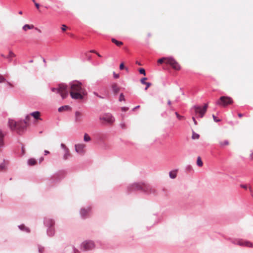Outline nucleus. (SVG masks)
Instances as JSON below:
<instances>
[{"mask_svg":"<svg viewBox=\"0 0 253 253\" xmlns=\"http://www.w3.org/2000/svg\"><path fill=\"white\" fill-rule=\"evenodd\" d=\"M167 57H163L162 58L159 59L158 60V63H160V64H162L163 63H165L166 64H167Z\"/></svg>","mask_w":253,"mask_h":253,"instance_id":"nucleus-29","label":"nucleus"},{"mask_svg":"<svg viewBox=\"0 0 253 253\" xmlns=\"http://www.w3.org/2000/svg\"><path fill=\"white\" fill-rule=\"evenodd\" d=\"M30 117L29 116H27L26 117L25 120L23 121H20L17 122L16 129L17 131V133L19 134L22 133L26 129L27 127V121L29 120Z\"/></svg>","mask_w":253,"mask_h":253,"instance_id":"nucleus-6","label":"nucleus"},{"mask_svg":"<svg viewBox=\"0 0 253 253\" xmlns=\"http://www.w3.org/2000/svg\"><path fill=\"white\" fill-rule=\"evenodd\" d=\"M60 146H61V148L62 149H63V150L64 151V154L63 155V159L64 160H66L70 156L69 150L68 148L66 146V145L63 143H61L60 145Z\"/></svg>","mask_w":253,"mask_h":253,"instance_id":"nucleus-11","label":"nucleus"},{"mask_svg":"<svg viewBox=\"0 0 253 253\" xmlns=\"http://www.w3.org/2000/svg\"><path fill=\"white\" fill-rule=\"evenodd\" d=\"M90 211V209L89 207H87V209H82L80 211V214L82 218H85L87 214Z\"/></svg>","mask_w":253,"mask_h":253,"instance_id":"nucleus-14","label":"nucleus"},{"mask_svg":"<svg viewBox=\"0 0 253 253\" xmlns=\"http://www.w3.org/2000/svg\"><path fill=\"white\" fill-rule=\"evenodd\" d=\"M139 73L141 74H143L144 75H145V71L144 69L143 68H141V69H140L139 70Z\"/></svg>","mask_w":253,"mask_h":253,"instance_id":"nucleus-40","label":"nucleus"},{"mask_svg":"<svg viewBox=\"0 0 253 253\" xmlns=\"http://www.w3.org/2000/svg\"><path fill=\"white\" fill-rule=\"evenodd\" d=\"M44 225L48 227H54L55 224L54 220L53 219L46 217L44 219Z\"/></svg>","mask_w":253,"mask_h":253,"instance_id":"nucleus-12","label":"nucleus"},{"mask_svg":"<svg viewBox=\"0 0 253 253\" xmlns=\"http://www.w3.org/2000/svg\"><path fill=\"white\" fill-rule=\"evenodd\" d=\"M230 144V142L228 140H224L223 141H219V145L220 147H223L226 146H228Z\"/></svg>","mask_w":253,"mask_h":253,"instance_id":"nucleus-22","label":"nucleus"},{"mask_svg":"<svg viewBox=\"0 0 253 253\" xmlns=\"http://www.w3.org/2000/svg\"><path fill=\"white\" fill-rule=\"evenodd\" d=\"M169 175L171 178H172V179L175 178L177 175V171L173 170V171H170L169 173Z\"/></svg>","mask_w":253,"mask_h":253,"instance_id":"nucleus-26","label":"nucleus"},{"mask_svg":"<svg viewBox=\"0 0 253 253\" xmlns=\"http://www.w3.org/2000/svg\"><path fill=\"white\" fill-rule=\"evenodd\" d=\"M35 29H36V30H37L39 32H40V33H41V31L40 30L38 29L37 28H35Z\"/></svg>","mask_w":253,"mask_h":253,"instance_id":"nucleus-60","label":"nucleus"},{"mask_svg":"<svg viewBox=\"0 0 253 253\" xmlns=\"http://www.w3.org/2000/svg\"><path fill=\"white\" fill-rule=\"evenodd\" d=\"M44 154L45 155H46L49 154V152L48 150H44Z\"/></svg>","mask_w":253,"mask_h":253,"instance_id":"nucleus-52","label":"nucleus"},{"mask_svg":"<svg viewBox=\"0 0 253 253\" xmlns=\"http://www.w3.org/2000/svg\"><path fill=\"white\" fill-rule=\"evenodd\" d=\"M90 136L87 134V133H85L84 134V141L85 142H88L90 140Z\"/></svg>","mask_w":253,"mask_h":253,"instance_id":"nucleus-30","label":"nucleus"},{"mask_svg":"<svg viewBox=\"0 0 253 253\" xmlns=\"http://www.w3.org/2000/svg\"><path fill=\"white\" fill-rule=\"evenodd\" d=\"M124 68V63L123 62L121 63L120 65V69L122 70Z\"/></svg>","mask_w":253,"mask_h":253,"instance_id":"nucleus-46","label":"nucleus"},{"mask_svg":"<svg viewBox=\"0 0 253 253\" xmlns=\"http://www.w3.org/2000/svg\"><path fill=\"white\" fill-rule=\"evenodd\" d=\"M70 248H71V250H72L73 253H76L78 252V250L76 249L75 247L74 246L71 247H70Z\"/></svg>","mask_w":253,"mask_h":253,"instance_id":"nucleus-37","label":"nucleus"},{"mask_svg":"<svg viewBox=\"0 0 253 253\" xmlns=\"http://www.w3.org/2000/svg\"><path fill=\"white\" fill-rule=\"evenodd\" d=\"M15 54L11 50L9 51V54L7 56H6V59H7L9 62H11L12 61V58L15 56Z\"/></svg>","mask_w":253,"mask_h":253,"instance_id":"nucleus-20","label":"nucleus"},{"mask_svg":"<svg viewBox=\"0 0 253 253\" xmlns=\"http://www.w3.org/2000/svg\"><path fill=\"white\" fill-rule=\"evenodd\" d=\"M119 101H125V95L123 93H121L120 94L119 98Z\"/></svg>","mask_w":253,"mask_h":253,"instance_id":"nucleus-32","label":"nucleus"},{"mask_svg":"<svg viewBox=\"0 0 253 253\" xmlns=\"http://www.w3.org/2000/svg\"><path fill=\"white\" fill-rule=\"evenodd\" d=\"M93 94H94L95 96H97V97H99V98H103V97H101V96L99 95H98V94L96 92H93Z\"/></svg>","mask_w":253,"mask_h":253,"instance_id":"nucleus-47","label":"nucleus"},{"mask_svg":"<svg viewBox=\"0 0 253 253\" xmlns=\"http://www.w3.org/2000/svg\"><path fill=\"white\" fill-rule=\"evenodd\" d=\"M212 117L215 122H218L220 121V120L217 119V118L214 115H212Z\"/></svg>","mask_w":253,"mask_h":253,"instance_id":"nucleus-44","label":"nucleus"},{"mask_svg":"<svg viewBox=\"0 0 253 253\" xmlns=\"http://www.w3.org/2000/svg\"><path fill=\"white\" fill-rule=\"evenodd\" d=\"M69 108V106H68V105H65V106H62L61 107H60L59 108H58V111L59 112H61L62 111V110H63L64 109H67Z\"/></svg>","mask_w":253,"mask_h":253,"instance_id":"nucleus-31","label":"nucleus"},{"mask_svg":"<svg viewBox=\"0 0 253 253\" xmlns=\"http://www.w3.org/2000/svg\"><path fill=\"white\" fill-rule=\"evenodd\" d=\"M241 187L244 189H247V185H244L242 184L241 185Z\"/></svg>","mask_w":253,"mask_h":253,"instance_id":"nucleus-48","label":"nucleus"},{"mask_svg":"<svg viewBox=\"0 0 253 253\" xmlns=\"http://www.w3.org/2000/svg\"><path fill=\"white\" fill-rule=\"evenodd\" d=\"M112 91L115 93L117 94L120 91V87H119L118 85L115 83H113L111 84V85Z\"/></svg>","mask_w":253,"mask_h":253,"instance_id":"nucleus-16","label":"nucleus"},{"mask_svg":"<svg viewBox=\"0 0 253 253\" xmlns=\"http://www.w3.org/2000/svg\"><path fill=\"white\" fill-rule=\"evenodd\" d=\"M7 84L10 87H13V85L10 82H7Z\"/></svg>","mask_w":253,"mask_h":253,"instance_id":"nucleus-55","label":"nucleus"},{"mask_svg":"<svg viewBox=\"0 0 253 253\" xmlns=\"http://www.w3.org/2000/svg\"><path fill=\"white\" fill-rule=\"evenodd\" d=\"M99 120L106 122L109 125L112 124L115 121V118L110 113H105L100 116Z\"/></svg>","mask_w":253,"mask_h":253,"instance_id":"nucleus-9","label":"nucleus"},{"mask_svg":"<svg viewBox=\"0 0 253 253\" xmlns=\"http://www.w3.org/2000/svg\"><path fill=\"white\" fill-rule=\"evenodd\" d=\"M81 117H82V114L79 111H76L75 112V122H79L81 121Z\"/></svg>","mask_w":253,"mask_h":253,"instance_id":"nucleus-21","label":"nucleus"},{"mask_svg":"<svg viewBox=\"0 0 253 253\" xmlns=\"http://www.w3.org/2000/svg\"><path fill=\"white\" fill-rule=\"evenodd\" d=\"M113 74L114 79H116L119 78V74L116 73L115 72H114Z\"/></svg>","mask_w":253,"mask_h":253,"instance_id":"nucleus-39","label":"nucleus"},{"mask_svg":"<svg viewBox=\"0 0 253 253\" xmlns=\"http://www.w3.org/2000/svg\"><path fill=\"white\" fill-rule=\"evenodd\" d=\"M121 110L123 112H126V107H121Z\"/></svg>","mask_w":253,"mask_h":253,"instance_id":"nucleus-50","label":"nucleus"},{"mask_svg":"<svg viewBox=\"0 0 253 253\" xmlns=\"http://www.w3.org/2000/svg\"><path fill=\"white\" fill-rule=\"evenodd\" d=\"M167 64L170 65L171 68L175 70H180L181 66L178 62L172 57H167Z\"/></svg>","mask_w":253,"mask_h":253,"instance_id":"nucleus-7","label":"nucleus"},{"mask_svg":"<svg viewBox=\"0 0 253 253\" xmlns=\"http://www.w3.org/2000/svg\"><path fill=\"white\" fill-rule=\"evenodd\" d=\"M208 107V104H205L203 107L200 106H194L193 109L196 114L198 115L200 118H202L206 113Z\"/></svg>","mask_w":253,"mask_h":253,"instance_id":"nucleus-8","label":"nucleus"},{"mask_svg":"<svg viewBox=\"0 0 253 253\" xmlns=\"http://www.w3.org/2000/svg\"><path fill=\"white\" fill-rule=\"evenodd\" d=\"M146 80H147V78H142L141 80V83L142 84H146Z\"/></svg>","mask_w":253,"mask_h":253,"instance_id":"nucleus-42","label":"nucleus"},{"mask_svg":"<svg viewBox=\"0 0 253 253\" xmlns=\"http://www.w3.org/2000/svg\"><path fill=\"white\" fill-rule=\"evenodd\" d=\"M95 247V244L93 241L87 240L82 243L80 246V249L84 251H90L94 249Z\"/></svg>","mask_w":253,"mask_h":253,"instance_id":"nucleus-4","label":"nucleus"},{"mask_svg":"<svg viewBox=\"0 0 253 253\" xmlns=\"http://www.w3.org/2000/svg\"><path fill=\"white\" fill-rule=\"evenodd\" d=\"M38 250H39V253H42L44 251V247H43L41 246H39Z\"/></svg>","mask_w":253,"mask_h":253,"instance_id":"nucleus-35","label":"nucleus"},{"mask_svg":"<svg viewBox=\"0 0 253 253\" xmlns=\"http://www.w3.org/2000/svg\"><path fill=\"white\" fill-rule=\"evenodd\" d=\"M5 168V164H4V160H3V162L1 164H0V170H3Z\"/></svg>","mask_w":253,"mask_h":253,"instance_id":"nucleus-36","label":"nucleus"},{"mask_svg":"<svg viewBox=\"0 0 253 253\" xmlns=\"http://www.w3.org/2000/svg\"><path fill=\"white\" fill-rule=\"evenodd\" d=\"M251 156V158H252V159H253V153L252 154H251V156Z\"/></svg>","mask_w":253,"mask_h":253,"instance_id":"nucleus-64","label":"nucleus"},{"mask_svg":"<svg viewBox=\"0 0 253 253\" xmlns=\"http://www.w3.org/2000/svg\"><path fill=\"white\" fill-rule=\"evenodd\" d=\"M168 103L169 105H171V101L170 100H169Z\"/></svg>","mask_w":253,"mask_h":253,"instance_id":"nucleus-63","label":"nucleus"},{"mask_svg":"<svg viewBox=\"0 0 253 253\" xmlns=\"http://www.w3.org/2000/svg\"><path fill=\"white\" fill-rule=\"evenodd\" d=\"M91 56H90V55L88 56V60H91Z\"/></svg>","mask_w":253,"mask_h":253,"instance_id":"nucleus-62","label":"nucleus"},{"mask_svg":"<svg viewBox=\"0 0 253 253\" xmlns=\"http://www.w3.org/2000/svg\"><path fill=\"white\" fill-rule=\"evenodd\" d=\"M96 54H97V55L98 57H101V55L99 53H98V52H96Z\"/></svg>","mask_w":253,"mask_h":253,"instance_id":"nucleus-59","label":"nucleus"},{"mask_svg":"<svg viewBox=\"0 0 253 253\" xmlns=\"http://www.w3.org/2000/svg\"><path fill=\"white\" fill-rule=\"evenodd\" d=\"M75 150L78 154L84 155L85 151L84 148L85 147V145L84 144H76L75 146Z\"/></svg>","mask_w":253,"mask_h":253,"instance_id":"nucleus-10","label":"nucleus"},{"mask_svg":"<svg viewBox=\"0 0 253 253\" xmlns=\"http://www.w3.org/2000/svg\"><path fill=\"white\" fill-rule=\"evenodd\" d=\"M51 90L53 92L59 93L63 99L68 95V86L65 84H60L57 87H52Z\"/></svg>","mask_w":253,"mask_h":253,"instance_id":"nucleus-2","label":"nucleus"},{"mask_svg":"<svg viewBox=\"0 0 253 253\" xmlns=\"http://www.w3.org/2000/svg\"><path fill=\"white\" fill-rule=\"evenodd\" d=\"M5 133L3 132L1 130H0V148H2L4 145L3 139Z\"/></svg>","mask_w":253,"mask_h":253,"instance_id":"nucleus-18","label":"nucleus"},{"mask_svg":"<svg viewBox=\"0 0 253 253\" xmlns=\"http://www.w3.org/2000/svg\"><path fill=\"white\" fill-rule=\"evenodd\" d=\"M112 42L114 43L117 46H120L123 44V42L121 41H118L114 38H112L111 40Z\"/></svg>","mask_w":253,"mask_h":253,"instance_id":"nucleus-27","label":"nucleus"},{"mask_svg":"<svg viewBox=\"0 0 253 253\" xmlns=\"http://www.w3.org/2000/svg\"><path fill=\"white\" fill-rule=\"evenodd\" d=\"M1 56L4 58H6V56L5 55H4L3 54H1Z\"/></svg>","mask_w":253,"mask_h":253,"instance_id":"nucleus-61","label":"nucleus"},{"mask_svg":"<svg viewBox=\"0 0 253 253\" xmlns=\"http://www.w3.org/2000/svg\"><path fill=\"white\" fill-rule=\"evenodd\" d=\"M69 85L71 98L73 99H83L85 94L84 89L82 87V83L77 81H74L70 83Z\"/></svg>","mask_w":253,"mask_h":253,"instance_id":"nucleus-1","label":"nucleus"},{"mask_svg":"<svg viewBox=\"0 0 253 253\" xmlns=\"http://www.w3.org/2000/svg\"><path fill=\"white\" fill-rule=\"evenodd\" d=\"M199 135L196 133L195 132H193V134H192V139H198L199 138Z\"/></svg>","mask_w":253,"mask_h":253,"instance_id":"nucleus-34","label":"nucleus"},{"mask_svg":"<svg viewBox=\"0 0 253 253\" xmlns=\"http://www.w3.org/2000/svg\"><path fill=\"white\" fill-rule=\"evenodd\" d=\"M42 61L44 63V66L46 67V61L44 58H42Z\"/></svg>","mask_w":253,"mask_h":253,"instance_id":"nucleus-54","label":"nucleus"},{"mask_svg":"<svg viewBox=\"0 0 253 253\" xmlns=\"http://www.w3.org/2000/svg\"><path fill=\"white\" fill-rule=\"evenodd\" d=\"M30 115L36 120H41L40 117V113L38 111L32 112Z\"/></svg>","mask_w":253,"mask_h":253,"instance_id":"nucleus-19","label":"nucleus"},{"mask_svg":"<svg viewBox=\"0 0 253 253\" xmlns=\"http://www.w3.org/2000/svg\"><path fill=\"white\" fill-rule=\"evenodd\" d=\"M237 244L242 246H246V247H253V244L250 242L248 241H245L243 240H240L237 241Z\"/></svg>","mask_w":253,"mask_h":253,"instance_id":"nucleus-13","label":"nucleus"},{"mask_svg":"<svg viewBox=\"0 0 253 253\" xmlns=\"http://www.w3.org/2000/svg\"><path fill=\"white\" fill-rule=\"evenodd\" d=\"M17 122H16L13 120H9L8 121V125L9 127L12 130H15Z\"/></svg>","mask_w":253,"mask_h":253,"instance_id":"nucleus-17","label":"nucleus"},{"mask_svg":"<svg viewBox=\"0 0 253 253\" xmlns=\"http://www.w3.org/2000/svg\"><path fill=\"white\" fill-rule=\"evenodd\" d=\"M197 165L200 167L203 166V163L200 157L197 158Z\"/></svg>","mask_w":253,"mask_h":253,"instance_id":"nucleus-28","label":"nucleus"},{"mask_svg":"<svg viewBox=\"0 0 253 253\" xmlns=\"http://www.w3.org/2000/svg\"><path fill=\"white\" fill-rule=\"evenodd\" d=\"M66 26L64 24L62 25L61 29L63 31H65L66 30Z\"/></svg>","mask_w":253,"mask_h":253,"instance_id":"nucleus-45","label":"nucleus"},{"mask_svg":"<svg viewBox=\"0 0 253 253\" xmlns=\"http://www.w3.org/2000/svg\"><path fill=\"white\" fill-rule=\"evenodd\" d=\"M233 99L229 96H223L217 101L216 104L222 107H226L227 105L232 104Z\"/></svg>","mask_w":253,"mask_h":253,"instance_id":"nucleus-5","label":"nucleus"},{"mask_svg":"<svg viewBox=\"0 0 253 253\" xmlns=\"http://www.w3.org/2000/svg\"><path fill=\"white\" fill-rule=\"evenodd\" d=\"M5 81V79L3 77H1L0 78V82L1 83V82H4Z\"/></svg>","mask_w":253,"mask_h":253,"instance_id":"nucleus-51","label":"nucleus"},{"mask_svg":"<svg viewBox=\"0 0 253 253\" xmlns=\"http://www.w3.org/2000/svg\"><path fill=\"white\" fill-rule=\"evenodd\" d=\"M120 126L122 129H125L126 128V123L123 122L120 123Z\"/></svg>","mask_w":253,"mask_h":253,"instance_id":"nucleus-38","label":"nucleus"},{"mask_svg":"<svg viewBox=\"0 0 253 253\" xmlns=\"http://www.w3.org/2000/svg\"><path fill=\"white\" fill-rule=\"evenodd\" d=\"M90 52L91 53H96L97 52L94 50H90Z\"/></svg>","mask_w":253,"mask_h":253,"instance_id":"nucleus-58","label":"nucleus"},{"mask_svg":"<svg viewBox=\"0 0 253 253\" xmlns=\"http://www.w3.org/2000/svg\"><path fill=\"white\" fill-rule=\"evenodd\" d=\"M34 28V26L33 25L29 24H25L22 27V29L25 31H26L28 29H33Z\"/></svg>","mask_w":253,"mask_h":253,"instance_id":"nucleus-23","label":"nucleus"},{"mask_svg":"<svg viewBox=\"0 0 253 253\" xmlns=\"http://www.w3.org/2000/svg\"><path fill=\"white\" fill-rule=\"evenodd\" d=\"M18 227L20 230L22 231H25L27 233H29L30 231L29 228L25 227L23 224L19 225Z\"/></svg>","mask_w":253,"mask_h":253,"instance_id":"nucleus-25","label":"nucleus"},{"mask_svg":"<svg viewBox=\"0 0 253 253\" xmlns=\"http://www.w3.org/2000/svg\"><path fill=\"white\" fill-rule=\"evenodd\" d=\"M34 3H35V6H36L38 9V8H39L40 4H39L38 3L36 2H35Z\"/></svg>","mask_w":253,"mask_h":253,"instance_id":"nucleus-49","label":"nucleus"},{"mask_svg":"<svg viewBox=\"0 0 253 253\" xmlns=\"http://www.w3.org/2000/svg\"><path fill=\"white\" fill-rule=\"evenodd\" d=\"M40 163H41L43 160V157H42L40 158Z\"/></svg>","mask_w":253,"mask_h":253,"instance_id":"nucleus-56","label":"nucleus"},{"mask_svg":"<svg viewBox=\"0 0 253 253\" xmlns=\"http://www.w3.org/2000/svg\"><path fill=\"white\" fill-rule=\"evenodd\" d=\"M36 163V160L34 158H31L28 160L27 164L29 166H34Z\"/></svg>","mask_w":253,"mask_h":253,"instance_id":"nucleus-24","label":"nucleus"},{"mask_svg":"<svg viewBox=\"0 0 253 253\" xmlns=\"http://www.w3.org/2000/svg\"><path fill=\"white\" fill-rule=\"evenodd\" d=\"M175 114L176 115V117L177 118L179 119V120H181L183 117L182 116H180V115H179L177 112H175Z\"/></svg>","mask_w":253,"mask_h":253,"instance_id":"nucleus-41","label":"nucleus"},{"mask_svg":"<svg viewBox=\"0 0 253 253\" xmlns=\"http://www.w3.org/2000/svg\"><path fill=\"white\" fill-rule=\"evenodd\" d=\"M149 189H152L150 187V185L143 182L134 183L129 187V190H142L143 191H148Z\"/></svg>","mask_w":253,"mask_h":253,"instance_id":"nucleus-3","label":"nucleus"},{"mask_svg":"<svg viewBox=\"0 0 253 253\" xmlns=\"http://www.w3.org/2000/svg\"><path fill=\"white\" fill-rule=\"evenodd\" d=\"M55 233L54 227H48L46 230V234L49 237H53Z\"/></svg>","mask_w":253,"mask_h":253,"instance_id":"nucleus-15","label":"nucleus"},{"mask_svg":"<svg viewBox=\"0 0 253 253\" xmlns=\"http://www.w3.org/2000/svg\"><path fill=\"white\" fill-rule=\"evenodd\" d=\"M150 187L152 188L151 189H148V191H145V192L149 193H155L156 191V189L154 188L151 187V186H150Z\"/></svg>","mask_w":253,"mask_h":253,"instance_id":"nucleus-33","label":"nucleus"},{"mask_svg":"<svg viewBox=\"0 0 253 253\" xmlns=\"http://www.w3.org/2000/svg\"><path fill=\"white\" fill-rule=\"evenodd\" d=\"M146 85V87H145V90H147L148 89V88L151 86V84L150 83H146V84H145Z\"/></svg>","mask_w":253,"mask_h":253,"instance_id":"nucleus-43","label":"nucleus"},{"mask_svg":"<svg viewBox=\"0 0 253 253\" xmlns=\"http://www.w3.org/2000/svg\"><path fill=\"white\" fill-rule=\"evenodd\" d=\"M238 116H239V117L241 118L243 116V115L242 113H239Z\"/></svg>","mask_w":253,"mask_h":253,"instance_id":"nucleus-57","label":"nucleus"},{"mask_svg":"<svg viewBox=\"0 0 253 253\" xmlns=\"http://www.w3.org/2000/svg\"><path fill=\"white\" fill-rule=\"evenodd\" d=\"M192 120H193V122H194V123L195 125H197V122H196V120H195V117H192Z\"/></svg>","mask_w":253,"mask_h":253,"instance_id":"nucleus-53","label":"nucleus"}]
</instances>
